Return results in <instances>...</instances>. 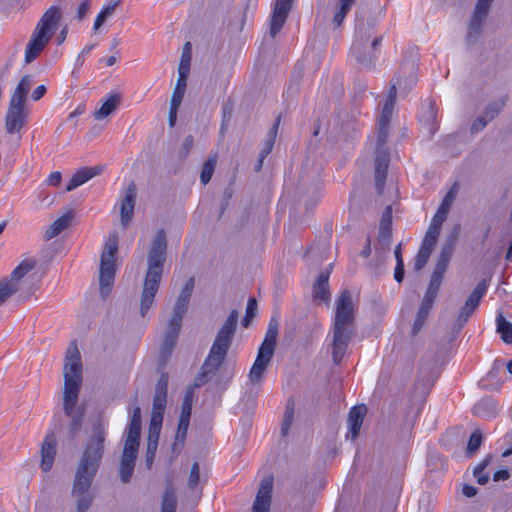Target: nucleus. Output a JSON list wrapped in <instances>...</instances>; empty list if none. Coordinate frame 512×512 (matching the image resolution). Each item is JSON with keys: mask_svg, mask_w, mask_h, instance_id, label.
<instances>
[{"mask_svg": "<svg viewBox=\"0 0 512 512\" xmlns=\"http://www.w3.org/2000/svg\"><path fill=\"white\" fill-rule=\"evenodd\" d=\"M355 318L352 293L347 289L343 290L336 299L332 326V359L336 365L342 361L349 343L356 333Z\"/></svg>", "mask_w": 512, "mask_h": 512, "instance_id": "nucleus-1", "label": "nucleus"}, {"mask_svg": "<svg viewBox=\"0 0 512 512\" xmlns=\"http://www.w3.org/2000/svg\"><path fill=\"white\" fill-rule=\"evenodd\" d=\"M63 376V409L65 415L71 417L70 429L74 434L80 429L83 418L82 414L74 413L82 384V363L76 341L72 342L66 351Z\"/></svg>", "mask_w": 512, "mask_h": 512, "instance_id": "nucleus-2", "label": "nucleus"}, {"mask_svg": "<svg viewBox=\"0 0 512 512\" xmlns=\"http://www.w3.org/2000/svg\"><path fill=\"white\" fill-rule=\"evenodd\" d=\"M458 233L454 232L448 236L441 246V250L436 261L434 270L430 277L428 287L425 291L424 297L421 301L420 307L417 311L416 318L412 327V334L415 336L424 326L430 311L433 307L435 299L441 287L444 275L448 269L450 260L455 250V244Z\"/></svg>", "mask_w": 512, "mask_h": 512, "instance_id": "nucleus-3", "label": "nucleus"}, {"mask_svg": "<svg viewBox=\"0 0 512 512\" xmlns=\"http://www.w3.org/2000/svg\"><path fill=\"white\" fill-rule=\"evenodd\" d=\"M167 238L163 229L154 236L147 257V272L140 299V314L144 317L154 302L162 279L166 260Z\"/></svg>", "mask_w": 512, "mask_h": 512, "instance_id": "nucleus-4", "label": "nucleus"}, {"mask_svg": "<svg viewBox=\"0 0 512 512\" xmlns=\"http://www.w3.org/2000/svg\"><path fill=\"white\" fill-rule=\"evenodd\" d=\"M237 323L238 311L234 309L218 330L209 354L202 364L199 374L195 377V387L206 384L225 361L236 332Z\"/></svg>", "mask_w": 512, "mask_h": 512, "instance_id": "nucleus-5", "label": "nucleus"}, {"mask_svg": "<svg viewBox=\"0 0 512 512\" xmlns=\"http://www.w3.org/2000/svg\"><path fill=\"white\" fill-rule=\"evenodd\" d=\"M107 426L103 415H98L91 421L90 433L75 473L79 479H85L86 476L95 478L105 451Z\"/></svg>", "mask_w": 512, "mask_h": 512, "instance_id": "nucleus-6", "label": "nucleus"}, {"mask_svg": "<svg viewBox=\"0 0 512 512\" xmlns=\"http://www.w3.org/2000/svg\"><path fill=\"white\" fill-rule=\"evenodd\" d=\"M373 30L374 23L365 22L363 18L360 19L358 12H356V36L350 48V56L363 68L369 70L375 66L377 58L375 51L379 48L383 40V36H376L369 44Z\"/></svg>", "mask_w": 512, "mask_h": 512, "instance_id": "nucleus-7", "label": "nucleus"}, {"mask_svg": "<svg viewBox=\"0 0 512 512\" xmlns=\"http://www.w3.org/2000/svg\"><path fill=\"white\" fill-rule=\"evenodd\" d=\"M62 19V11L58 6L48 8L38 21L25 49V62L31 63L48 45Z\"/></svg>", "mask_w": 512, "mask_h": 512, "instance_id": "nucleus-8", "label": "nucleus"}, {"mask_svg": "<svg viewBox=\"0 0 512 512\" xmlns=\"http://www.w3.org/2000/svg\"><path fill=\"white\" fill-rule=\"evenodd\" d=\"M118 245V233L115 231L111 232L104 244L100 258L99 285L100 293L103 297L110 293L114 283Z\"/></svg>", "mask_w": 512, "mask_h": 512, "instance_id": "nucleus-9", "label": "nucleus"}, {"mask_svg": "<svg viewBox=\"0 0 512 512\" xmlns=\"http://www.w3.org/2000/svg\"><path fill=\"white\" fill-rule=\"evenodd\" d=\"M194 289V278L191 277L185 283L184 287L178 295L171 318L168 321V326L164 336L175 339L178 341L179 333L182 327V320L187 312L191 295Z\"/></svg>", "mask_w": 512, "mask_h": 512, "instance_id": "nucleus-10", "label": "nucleus"}, {"mask_svg": "<svg viewBox=\"0 0 512 512\" xmlns=\"http://www.w3.org/2000/svg\"><path fill=\"white\" fill-rule=\"evenodd\" d=\"M487 282L486 280H481L474 290L471 292L464 305L461 307L460 312L455 319V322L452 326V331L456 334L460 333L462 328L468 322L469 318L473 315V313L478 308L480 301L487 290Z\"/></svg>", "mask_w": 512, "mask_h": 512, "instance_id": "nucleus-11", "label": "nucleus"}, {"mask_svg": "<svg viewBox=\"0 0 512 512\" xmlns=\"http://www.w3.org/2000/svg\"><path fill=\"white\" fill-rule=\"evenodd\" d=\"M492 3L493 0H477L468 25L466 36V40L469 45H473L481 35L482 25L489 14Z\"/></svg>", "mask_w": 512, "mask_h": 512, "instance_id": "nucleus-12", "label": "nucleus"}, {"mask_svg": "<svg viewBox=\"0 0 512 512\" xmlns=\"http://www.w3.org/2000/svg\"><path fill=\"white\" fill-rule=\"evenodd\" d=\"M140 443L124 442V448L122 450L118 473L120 480L126 484L129 483L136 464Z\"/></svg>", "mask_w": 512, "mask_h": 512, "instance_id": "nucleus-13", "label": "nucleus"}, {"mask_svg": "<svg viewBox=\"0 0 512 512\" xmlns=\"http://www.w3.org/2000/svg\"><path fill=\"white\" fill-rule=\"evenodd\" d=\"M94 477H83L79 479V476L75 475L74 483L72 488V496L76 498L77 512H86L91 506L94 496L90 492V487Z\"/></svg>", "mask_w": 512, "mask_h": 512, "instance_id": "nucleus-14", "label": "nucleus"}, {"mask_svg": "<svg viewBox=\"0 0 512 512\" xmlns=\"http://www.w3.org/2000/svg\"><path fill=\"white\" fill-rule=\"evenodd\" d=\"M28 111L25 105L9 102V106L5 116V130L8 134L20 132L26 125Z\"/></svg>", "mask_w": 512, "mask_h": 512, "instance_id": "nucleus-15", "label": "nucleus"}, {"mask_svg": "<svg viewBox=\"0 0 512 512\" xmlns=\"http://www.w3.org/2000/svg\"><path fill=\"white\" fill-rule=\"evenodd\" d=\"M294 0H276L271 20H270V36L274 38L282 29L287 17L292 10Z\"/></svg>", "mask_w": 512, "mask_h": 512, "instance_id": "nucleus-16", "label": "nucleus"}, {"mask_svg": "<svg viewBox=\"0 0 512 512\" xmlns=\"http://www.w3.org/2000/svg\"><path fill=\"white\" fill-rule=\"evenodd\" d=\"M294 0H276L271 20H270V36L274 38L282 29L287 17L292 10Z\"/></svg>", "mask_w": 512, "mask_h": 512, "instance_id": "nucleus-17", "label": "nucleus"}, {"mask_svg": "<svg viewBox=\"0 0 512 512\" xmlns=\"http://www.w3.org/2000/svg\"><path fill=\"white\" fill-rule=\"evenodd\" d=\"M375 188L378 194L383 192L385 181L387 178V172L390 162V153L388 148L376 149L375 156Z\"/></svg>", "mask_w": 512, "mask_h": 512, "instance_id": "nucleus-18", "label": "nucleus"}, {"mask_svg": "<svg viewBox=\"0 0 512 512\" xmlns=\"http://www.w3.org/2000/svg\"><path fill=\"white\" fill-rule=\"evenodd\" d=\"M409 70L410 74L408 77L404 80V85L407 88V90H410L414 84L416 83V75L414 73V65H403L400 67L399 71L396 73L395 78L396 81L391 84V87L389 89L387 98H386V104H390L395 106L396 102V96H397V86L401 87L403 84L402 74L407 72Z\"/></svg>", "mask_w": 512, "mask_h": 512, "instance_id": "nucleus-19", "label": "nucleus"}, {"mask_svg": "<svg viewBox=\"0 0 512 512\" xmlns=\"http://www.w3.org/2000/svg\"><path fill=\"white\" fill-rule=\"evenodd\" d=\"M137 197V188L134 182H131L125 191V196L121 200L120 222L123 227L128 226L134 216V208Z\"/></svg>", "mask_w": 512, "mask_h": 512, "instance_id": "nucleus-20", "label": "nucleus"}, {"mask_svg": "<svg viewBox=\"0 0 512 512\" xmlns=\"http://www.w3.org/2000/svg\"><path fill=\"white\" fill-rule=\"evenodd\" d=\"M272 490L273 478L271 476L264 477L253 503L252 512H269Z\"/></svg>", "mask_w": 512, "mask_h": 512, "instance_id": "nucleus-21", "label": "nucleus"}, {"mask_svg": "<svg viewBox=\"0 0 512 512\" xmlns=\"http://www.w3.org/2000/svg\"><path fill=\"white\" fill-rule=\"evenodd\" d=\"M330 272L323 270L319 273L316 281L312 286V298L315 303H329L331 293L329 290Z\"/></svg>", "mask_w": 512, "mask_h": 512, "instance_id": "nucleus-22", "label": "nucleus"}, {"mask_svg": "<svg viewBox=\"0 0 512 512\" xmlns=\"http://www.w3.org/2000/svg\"><path fill=\"white\" fill-rule=\"evenodd\" d=\"M56 447L57 441L54 434H47L41 445L40 467L43 472H48L52 468L56 456Z\"/></svg>", "mask_w": 512, "mask_h": 512, "instance_id": "nucleus-23", "label": "nucleus"}, {"mask_svg": "<svg viewBox=\"0 0 512 512\" xmlns=\"http://www.w3.org/2000/svg\"><path fill=\"white\" fill-rule=\"evenodd\" d=\"M367 413V407L364 404L353 406L348 413V434L347 438L355 440L360 432L364 417Z\"/></svg>", "mask_w": 512, "mask_h": 512, "instance_id": "nucleus-24", "label": "nucleus"}, {"mask_svg": "<svg viewBox=\"0 0 512 512\" xmlns=\"http://www.w3.org/2000/svg\"><path fill=\"white\" fill-rule=\"evenodd\" d=\"M392 240V207L388 205L383 213L379 225L378 242L383 249H389Z\"/></svg>", "mask_w": 512, "mask_h": 512, "instance_id": "nucleus-25", "label": "nucleus"}, {"mask_svg": "<svg viewBox=\"0 0 512 512\" xmlns=\"http://www.w3.org/2000/svg\"><path fill=\"white\" fill-rule=\"evenodd\" d=\"M274 354L258 350L257 357L250 369L249 379L253 384L260 383Z\"/></svg>", "mask_w": 512, "mask_h": 512, "instance_id": "nucleus-26", "label": "nucleus"}, {"mask_svg": "<svg viewBox=\"0 0 512 512\" xmlns=\"http://www.w3.org/2000/svg\"><path fill=\"white\" fill-rule=\"evenodd\" d=\"M103 172L102 166L84 167L78 170L69 180L66 185V191L70 192L86 183L95 176L100 175Z\"/></svg>", "mask_w": 512, "mask_h": 512, "instance_id": "nucleus-27", "label": "nucleus"}, {"mask_svg": "<svg viewBox=\"0 0 512 512\" xmlns=\"http://www.w3.org/2000/svg\"><path fill=\"white\" fill-rule=\"evenodd\" d=\"M166 403L167 396L154 394L149 429L161 432Z\"/></svg>", "mask_w": 512, "mask_h": 512, "instance_id": "nucleus-28", "label": "nucleus"}, {"mask_svg": "<svg viewBox=\"0 0 512 512\" xmlns=\"http://www.w3.org/2000/svg\"><path fill=\"white\" fill-rule=\"evenodd\" d=\"M141 436V409L139 406L134 407L129 424L125 431V441L140 443Z\"/></svg>", "mask_w": 512, "mask_h": 512, "instance_id": "nucleus-29", "label": "nucleus"}, {"mask_svg": "<svg viewBox=\"0 0 512 512\" xmlns=\"http://www.w3.org/2000/svg\"><path fill=\"white\" fill-rule=\"evenodd\" d=\"M278 331L279 321L276 317H272L269 321L264 340L258 350L274 354L277 343Z\"/></svg>", "mask_w": 512, "mask_h": 512, "instance_id": "nucleus-30", "label": "nucleus"}, {"mask_svg": "<svg viewBox=\"0 0 512 512\" xmlns=\"http://www.w3.org/2000/svg\"><path fill=\"white\" fill-rule=\"evenodd\" d=\"M73 219V213L71 211L65 213L61 217L57 218L44 233V239L49 241L58 236L64 229H66Z\"/></svg>", "mask_w": 512, "mask_h": 512, "instance_id": "nucleus-31", "label": "nucleus"}, {"mask_svg": "<svg viewBox=\"0 0 512 512\" xmlns=\"http://www.w3.org/2000/svg\"><path fill=\"white\" fill-rule=\"evenodd\" d=\"M37 265L35 259H24L21 263L13 269L9 277H6L8 281L15 285L17 290L19 289L20 280L32 271Z\"/></svg>", "mask_w": 512, "mask_h": 512, "instance_id": "nucleus-32", "label": "nucleus"}, {"mask_svg": "<svg viewBox=\"0 0 512 512\" xmlns=\"http://www.w3.org/2000/svg\"><path fill=\"white\" fill-rule=\"evenodd\" d=\"M498 406L497 402L491 398L486 397L476 403L473 407L474 415L482 418H492L497 415Z\"/></svg>", "mask_w": 512, "mask_h": 512, "instance_id": "nucleus-33", "label": "nucleus"}, {"mask_svg": "<svg viewBox=\"0 0 512 512\" xmlns=\"http://www.w3.org/2000/svg\"><path fill=\"white\" fill-rule=\"evenodd\" d=\"M160 432L158 430H148L147 445L145 452V466L147 469H151L155 455L157 452Z\"/></svg>", "mask_w": 512, "mask_h": 512, "instance_id": "nucleus-34", "label": "nucleus"}, {"mask_svg": "<svg viewBox=\"0 0 512 512\" xmlns=\"http://www.w3.org/2000/svg\"><path fill=\"white\" fill-rule=\"evenodd\" d=\"M32 85V77L25 75L16 86L9 102L25 105L27 94Z\"/></svg>", "mask_w": 512, "mask_h": 512, "instance_id": "nucleus-35", "label": "nucleus"}, {"mask_svg": "<svg viewBox=\"0 0 512 512\" xmlns=\"http://www.w3.org/2000/svg\"><path fill=\"white\" fill-rule=\"evenodd\" d=\"M121 96L119 94H111L106 101L103 102L101 107L95 111L94 117L97 120H102L109 116L120 104Z\"/></svg>", "mask_w": 512, "mask_h": 512, "instance_id": "nucleus-36", "label": "nucleus"}, {"mask_svg": "<svg viewBox=\"0 0 512 512\" xmlns=\"http://www.w3.org/2000/svg\"><path fill=\"white\" fill-rule=\"evenodd\" d=\"M437 107L434 101L430 100L426 111L421 115V121L427 126L429 133L433 135L437 129Z\"/></svg>", "mask_w": 512, "mask_h": 512, "instance_id": "nucleus-37", "label": "nucleus"}, {"mask_svg": "<svg viewBox=\"0 0 512 512\" xmlns=\"http://www.w3.org/2000/svg\"><path fill=\"white\" fill-rule=\"evenodd\" d=\"M496 331L506 344L512 345V324L499 312L496 317Z\"/></svg>", "mask_w": 512, "mask_h": 512, "instance_id": "nucleus-38", "label": "nucleus"}, {"mask_svg": "<svg viewBox=\"0 0 512 512\" xmlns=\"http://www.w3.org/2000/svg\"><path fill=\"white\" fill-rule=\"evenodd\" d=\"M355 3L356 0H338L337 11L332 20L335 28H338L342 25L345 17Z\"/></svg>", "mask_w": 512, "mask_h": 512, "instance_id": "nucleus-39", "label": "nucleus"}, {"mask_svg": "<svg viewBox=\"0 0 512 512\" xmlns=\"http://www.w3.org/2000/svg\"><path fill=\"white\" fill-rule=\"evenodd\" d=\"M280 121H281V116L279 115L276 118L272 128L270 129V131L268 132V134L266 136V140H265L263 147L260 151L261 158H266L272 151V148H273L275 140H276Z\"/></svg>", "mask_w": 512, "mask_h": 512, "instance_id": "nucleus-40", "label": "nucleus"}, {"mask_svg": "<svg viewBox=\"0 0 512 512\" xmlns=\"http://www.w3.org/2000/svg\"><path fill=\"white\" fill-rule=\"evenodd\" d=\"M187 78L188 75H185L184 73L178 74V79L171 97L172 103H182L187 87Z\"/></svg>", "mask_w": 512, "mask_h": 512, "instance_id": "nucleus-41", "label": "nucleus"}, {"mask_svg": "<svg viewBox=\"0 0 512 512\" xmlns=\"http://www.w3.org/2000/svg\"><path fill=\"white\" fill-rule=\"evenodd\" d=\"M507 99H508L507 96H502V97L498 98L497 100L489 103L485 108L484 115L490 121H492L502 111V109L506 105Z\"/></svg>", "mask_w": 512, "mask_h": 512, "instance_id": "nucleus-42", "label": "nucleus"}, {"mask_svg": "<svg viewBox=\"0 0 512 512\" xmlns=\"http://www.w3.org/2000/svg\"><path fill=\"white\" fill-rule=\"evenodd\" d=\"M177 340L164 336L160 349V362L164 366L170 359V356L177 344Z\"/></svg>", "mask_w": 512, "mask_h": 512, "instance_id": "nucleus-43", "label": "nucleus"}, {"mask_svg": "<svg viewBox=\"0 0 512 512\" xmlns=\"http://www.w3.org/2000/svg\"><path fill=\"white\" fill-rule=\"evenodd\" d=\"M191 50H192L191 43L186 42L183 46L181 59H180V63L178 66V74L184 73L185 75H189L190 62H191V57H192Z\"/></svg>", "mask_w": 512, "mask_h": 512, "instance_id": "nucleus-44", "label": "nucleus"}, {"mask_svg": "<svg viewBox=\"0 0 512 512\" xmlns=\"http://www.w3.org/2000/svg\"><path fill=\"white\" fill-rule=\"evenodd\" d=\"M217 163V157L211 156L209 157L203 164L201 173H200V181L203 185H206L211 180L215 166Z\"/></svg>", "mask_w": 512, "mask_h": 512, "instance_id": "nucleus-45", "label": "nucleus"}, {"mask_svg": "<svg viewBox=\"0 0 512 512\" xmlns=\"http://www.w3.org/2000/svg\"><path fill=\"white\" fill-rule=\"evenodd\" d=\"M17 291L18 290L14 284L8 281L7 278H2L0 280V306L3 305Z\"/></svg>", "mask_w": 512, "mask_h": 512, "instance_id": "nucleus-46", "label": "nucleus"}, {"mask_svg": "<svg viewBox=\"0 0 512 512\" xmlns=\"http://www.w3.org/2000/svg\"><path fill=\"white\" fill-rule=\"evenodd\" d=\"M177 501L174 492L167 489L163 495L161 512H176Z\"/></svg>", "mask_w": 512, "mask_h": 512, "instance_id": "nucleus-47", "label": "nucleus"}, {"mask_svg": "<svg viewBox=\"0 0 512 512\" xmlns=\"http://www.w3.org/2000/svg\"><path fill=\"white\" fill-rule=\"evenodd\" d=\"M482 433L480 430H475L471 435L467 443V454L469 456L473 455L481 446L482 443Z\"/></svg>", "mask_w": 512, "mask_h": 512, "instance_id": "nucleus-48", "label": "nucleus"}, {"mask_svg": "<svg viewBox=\"0 0 512 512\" xmlns=\"http://www.w3.org/2000/svg\"><path fill=\"white\" fill-rule=\"evenodd\" d=\"M193 390L189 389L182 401L180 418L189 419L192 413Z\"/></svg>", "mask_w": 512, "mask_h": 512, "instance_id": "nucleus-49", "label": "nucleus"}, {"mask_svg": "<svg viewBox=\"0 0 512 512\" xmlns=\"http://www.w3.org/2000/svg\"><path fill=\"white\" fill-rule=\"evenodd\" d=\"M293 415H294L293 403L288 401L286 410L284 413L282 426H281V435L282 436H286L288 434V431L293 422Z\"/></svg>", "mask_w": 512, "mask_h": 512, "instance_id": "nucleus-50", "label": "nucleus"}, {"mask_svg": "<svg viewBox=\"0 0 512 512\" xmlns=\"http://www.w3.org/2000/svg\"><path fill=\"white\" fill-rule=\"evenodd\" d=\"M257 311V301L254 297L248 299L245 316L242 320V325L248 327L251 320L255 317Z\"/></svg>", "mask_w": 512, "mask_h": 512, "instance_id": "nucleus-51", "label": "nucleus"}, {"mask_svg": "<svg viewBox=\"0 0 512 512\" xmlns=\"http://www.w3.org/2000/svg\"><path fill=\"white\" fill-rule=\"evenodd\" d=\"M168 381H169L168 373L162 372L158 378L157 383H156L154 394L167 396Z\"/></svg>", "mask_w": 512, "mask_h": 512, "instance_id": "nucleus-52", "label": "nucleus"}, {"mask_svg": "<svg viewBox=\"0 0 512 512\" xmlns=\"http://www.w3.org/2000/svg\"><path fill=\"white\" fill-rule=\"evenodd\" d=\"M189 419L179 418L178 428L176 432V440L180 441L181 445H184L189 428Z\"/></svg>", "mask_w": 512, "mask_h": 512, "instance_id": "nucleus-53", "label": "nucleus"}, {"mask_svg": "<svg viewBox=\"0 0 512 512\" xmlns=\"http://www.w3.org/2000/svg\"><path fill=\"white\" fill-rule=\"evenodd\" d=\"M389 124L383 125L381 123H378V134H377V147L378 148H386L385 145L388 140V134H389Z\"/></svg>", "mask_w": 512, "mask_h": 512, "instance_id": "nucleus-54", "label": "nucleus"}, {"mask_svg": "<svg viewBox=\"0 0 512 512\" xmlns=\"http://www.w3.org/2000/svg\"><path fill=\"white\" fill-rule=\"evenodd\" d=\"M199 481H200V467H199L198 462H194L192 464L189 478H188V487L191 490H194L197 487Z\"/></svg>", "mask_w": 512, "mask_h": 512, "instance_id": "nucleus-55", "label": "nucleus"}, {"mask_svg": "<svg viewBox=\"0 0 512 512\" xmlns=\"http://www.w3.org/2000/svg\"><path fill=\"white\" fill-rule=\"evenodd\" d=\"M112 15H113V7H104L96 17V20H95L94 26H93L94 31H97L105 23L107 18Z\"/></svg>", "mask_w": 512, "mask_h": 512, "instance_id": "nucleus-56", "label": "nucleus"}, {"mask_svg": "<svg viewBox=\"0 0 512 512\" xmlns=\"http://www.w3.org/2000/svg\"><path fill=\"white\" fill-rule=\"evenodd\" d=\"M430 255L431 253L419 249L414 262L415 271H420L425 267L430 258Z\"/></svg>", "mask_w": 512, "mask_h": 512, "instance_id": "nucleus-57", "label": "nucleus"}, {"mask_svg": "<svg viewBox=\"0 0 512 512\" xmlns=\"http://www.w3.org/2000/svg\"><path fill=\"white\" fill-rule=\"evenodd\" d=\"M455 194H456V191L453 188H451L445 195L438 210L448 214L449 209L454 201Z\"/></svg>", "mask_w": 512, "mask_h": 512, "instance_id": "nucleus-58", "label": "nucleus"}, {"mask_svg": "<svg viewBox=\"0 0 512 512\" xmlns=\"http://www.w3.org/2000/svg\"><path fill=\"white\" fill-rule=\"evenodd\" d=\"M489 122L490 120L484 114L482 116L477 117L470 127L471 133L475 134L483 130Z\"/></svg>", "mask_w": 512, "mask_h": 512, "instance_id": "nucleus-59", "label": "nucleus"}, {"mask_svg": "<svg viewBox=\"0 0 512 512\" xmlns=\"http://www.w3.org/2000/svg\"><path fill=\"white\" fill-rule=\"evenodd\" d=\"M393 110H394V106L393 105L385 103L383 108H382V112H381V115H380L378 123H381L383 125H386V124L390 125V121H391V118H392Z\"/></svg>", "mask_w": 512, "mask_h": 512, "instance_id": "nucleus-60", "label": "nucleus"}, {"mask_svg": "<svg viewBox=\"0 0 512 512\" xmlns=\"http://www.w3.org/2000/svg\"><path fill=\"white\" fill-rule=\"evenodd\" d=\"M437 240H438L437 238L425 234V236L422 240L420 249L424 250L426 252L432 253V251L434 250V247L437 243Z\"/></svg>", "mask_w": 512, "mask_h": 512, "instance_id": "nucleus-61", "label": "nucleus"}, {"mask_svg": "<svg viewBox=\"0 0 512 512\" xmlns=\"http://www.w3.org/2000/svg\"><path fill=\"white\" fill-rule=\"evenodd\" d=\"M194 139L192 135H187L182 143V149L180 151V157L185 159L190 153L193 147Z\"/></svg>", "mask_w": 512, "mask_h": 512, "instance_id": "nucleus-62", "label": "nucleus"}, {"mask_svg": "<svg viewBox=\"0 0 512 512\" xmlns=\"http://www.w3.org/2000/svg\"><path fill=\"white\" fill-rule=\"evenodd\" d=\"M90 4H91V0H83L80 5L78 6V9H77V15H76V18L78 21H82L88 11H89V8H90Z\"/></svg>", "mask_w": 512, "mask_h": 512, "instance_id": "nucleus-63", "label": "nucleus"}, {"mask_svg": "<svg viewBox=\"0 0 512 512\" xmlns=\"http://www.w3.org/2000/svg\"><path fill=\"white\" fill-rule=\"evenodd\" d=\"M493 459L492 454H488L473 470V475L481 474L488 467Z\"/></svg>", "mask_w": 512, "mask_h": 512, "instance_id": "nucleus-64", "label": "nucleus"}]
</instances>
